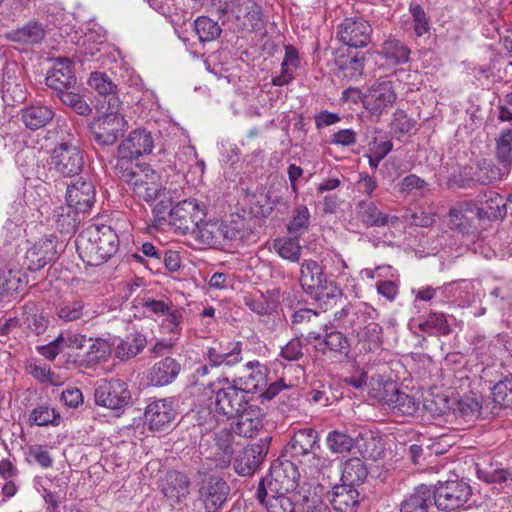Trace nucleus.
<instances>
[{
    "label": "nucleus",
    "mask_w": 512,
    "mask_h": 512,
    "mask_svg": "<svg viewBox=\"0 0 512 512\" xmlns=\"http://www.w3.org/2000/svg\"><path fill=\"white\" fill-rule=\"evenodd\" d=\"M79 257L89 266L106 263L119 250V237L107 225H91L79 233L75 240Z\"/></svg>",
    "instance_id": "f257e3e1"
},
{
    "label": "nucleus",
    "mask_w": 512,
    "mask_h": 512,
    "mask_svg": "<svg viewBox=\"0 0 512 512\" xmlns=\"http://www.w3.org/2000/svg\"><path fill=\"white\" fill-rule=\"evenodd\" d=\"M300 284L304 292L324 310L333 307L343 296L336 282L328 278L324 268L312 259L304 260L301 264Z\"/></svg>",
    "instance_id": "f03ea898"
},
{
    "label": "nucleus",
    "mask_w": 512,
    "mask_h": 512,
    "mask_svg": "<svg viewBox=\"0 0 512 512\" xmlns=\"http://www.w3.org/2000/svg\"><path fill=\"white\" fill-rule=\"evenodd\" d=\"M59 141L51 152V165L63 177L79 175L84 168V151L80 148L79 138L73 127L58 126Z\"/></svg>",
    "instance_id": "7ed1b4c3"
},
{
    "label": "nucleus",
    "mask_w": 512,
    "mask_h": 512,
    "mask_svg": "<svg viewBox=\"0 0 512 512\" xmlns=\"http://www.w3.org/2000/svg\"><path fill=\"white\" fill-rule=\"evenodd\" d=\"M211 388L214 410L228 418L240 413L250 402V395L235 379L218 378L211 384Z\"/></svg>",
    "instance_id": "20e7f679"
},
{
    "label": "nucleus",
    "mask_w": 512,
    "mask_h": 512,
    "mask_svg": "<svg viewBox=\"0 0 512 512\" xmlns=\"http://www.w3.org/2000/svg\"><path fill=\"white\" fill-rule=\"evenodd\" d=\"M432 488L434 506L442 512H454L466 509L472 496V487L463 479L437 481L429 485Z\"/></svg>",
    "instance_id": "39448f33"
},
{
    "label": "nucleus",
    "mask_w": 512,
    "mask_h": 512,
    "mask_svg": "<svg viewBox=\"0 0 512 512\" xmlns=\"http://www.w3.org/2000/svg\"><path fill=\"white\" fill-rule=\"evenodd\" d=\"M350 93L357 94L364 108L375 116H380L386 112L388 108L392 107L397 98L392 82L389 80L375 81L365 93L357 88H348L344 91V95L347 97Z\"/></svg>",
    "instance_id": "423d86ee"
},
{
    "label": "nucleus",
    "mask_w": 512,
    "mask_h": 512,
    "mask_svg": "<svg viewBox=\"0 0 512 512\" xmlns=\"http://www.w3.org/2000/svg\"><path fill=\"white\" fill-rule=\"evenodd\" d=\"M206 217V208L196 199H186L174 205L168 213V224L179 235L191 234Z\"/></svg>",
    "instance_id": "0eeeda50"
},
{
    "label": "nucleus",
    "mask_w": 512,
    "mask_h": 512,
    "mask_svg": "<svg viewBox=\"0 0 512 512\" xmlns=\"http://www.w3.org/2000/svg\"><path fill=\"white\" fill-rule=\"evenodd\" d=\"M128 128L125 117L119 114V109H108L94 119L90 124V131L94 141L101 146L114 145Z\"/></svg>",
    "instance_id": "6e6552de"
},
{
    "label": "nucleus",
    "mask_w": 512,
    "mask_h": 512,
    "mask_svg": "<svg viewBox=\"0 0 512 512\" xmlns=\"http://www.w3.org/2000/svg\"><path fill=\"white\" fill-rule=\"evenodd\" d=\"M373 28L362 16L346 17L337 27L338 39L347 47L363 49L371 43Z\"/></svg>",
    "instance_id": "1a4fd4ad"
},
{
    "label": "nucleus",
    "mask_w": 512,
    "mask_h": 512,
    "mask_svg": "<svg viewBox=\"0 0 512 512\" xmlns=\"http://www.w3.org/2000/svg\"><path fill=\"white\" fill-rule=\"evenodd\" d=\"M271 441V436H265L258 442L243 448L234 458L235 472L240 476H252L263 463Z\"/></svg>",
    "instance_id": "9d476101"
},
{
    "label": "nucleus",
    "mask_w": 512,
    "mask_h": 512,
    "mask_svg": "<svg viewBox=\"0 0 512 512\" xmlns=\"http://www.w3.org/2000/svg\"><path fill=\"white\" fill-rule=\"evenodd\" d=\"M95 402L109 409H120L131 399L128 385L121 379H111L100 383L94 392Z\"/></svg>",
    "instance_id": "9b49d317"
},
{
    "label": "nucleus",
    "mask_w": 512,
    "mask_h": 512,
    "mask_svg": "<svg viewBox=\"0 0 512 512\" xmlns=\"http://www.w3.org/2000/svg\"><path fill=\"white\" fill-rule=\"evenodd\" d=\"M233 16L243 30L261 32L265 30L266 18L262 6L256 0H247L227 8V15Z\"/></svg>",
    "instance_id": "f8f14e48"
},
{
    "label": "nucleus",
    "mask_w": 512,
    "mask_h": 512,
    "mask_svg": "<svg viewBox=\"0 0 512 512\" xmlns=\"http://www.w3.org/2000/svg\"><path fill=\"white\" fill-rule=\"evenodd\" d=\"M159 133H153L147 128H136L124 138L118 146V153L130 157H142L152 153Z\"/></svg>",
    "instance_id": "ddd939ff"
},
{
    "label": "nucleus",
    "mask_w": 512,
    "mask_h": 512,
    "mask_svg": "<svg viewBox=\"0 0 512 512\" xmlns=\"http://www.w3.org/2000/svg\"><path fill=\"white\" fill-rule=\"evenodd\" d=\"M230 493L227 482L219 476H209L200 485V500L207 512H216L226 502Z\"/></svg>",
    "instance_id": "4468645a"
},
{
    "label": "nucleus",
    "mask_w": 512,
    "mask_h": 512,
    "mask_svg": "<svg viewBox=\"0 0 512 512\" xmlns=\"http://www.w3.org/2000/svg\"><path fill=\"white\" fill-rule=\"evenodd\" d=\"M57 255L56 237L41 238L27 250L25 264L29 271L36 272L56 261Z\"/></svg>",
    "instance_id": "2eb2a0df"
},
{
    "label": "nucleus",
    "mask_w": 512,
    "mask_h": 512,
    "mask_svg": "<svg viewBox=\"0 0 512 512\" xmlns=\"http://www.w3.org/2000/svg\"><path fill=\"white\" fill-rule=\"evenodd\" d=\"M73 63L68 58L55 59L45 77V84L59 94L66 90L75 89L77 78L72 70Z\"/></svg>",
    "instance_id": "dca6fc26"
},
{
    "label": "nucleus",
    "mask_w": 512,
    "mask_h": 512,
    "mask_svg": "<svg viewBox=\"0 0 512 512\" xmlns=\"http://www.w3.org/2000/svg\"><path fill=\"white\" fill-rule=\"evenodd\" d=\"M129 186L135 197L146 202L156 200L162 191L159 175L148 166L137 170V174Z\"/></svg>",
    "instance_id": "f3484780"
},
{
    "label": "nucleus",
    "mask_w": 512,
    "mask_h": 512,
    "mask_svg": "<svg viewBox=\"0 0 512 512\" xmlns=\"http://www.w3.org/2000/svg\"><path fill=\"white\" fill-rule=\"evenodd\" d=\"M507 176L491 159L483 158L461 179L460 187L472 188L477 184L488 185Z\"/></svg>",
    "instance_id": "a211bd4d"
},
{
    "label": "nucleus",
    "mask_w": 512,
    "mask_h": 512,
    "mask_svg": "<svg viewBox=\"0 0 512 512\" xmlns=\"http://www.w3.org/2000/svg\"><path fill=\"white\" fill-rule=\"evenodd\" d=\"M265 413L257 405L248 404L246 408L235 415L236 420L231 424V430L245 438H253L263 428Z\"/></svg>",
    "instance_id": "6ab92c4d"
},
{
    "label": "nucleus",
    "mask_w": 512,
    "mask_h": 512,
    "mask_svg": "<svg viewBox=\"0 0 512 512\" xmlns=\"http://www.w3.org/2000/svg\"><path fill=\"white\" fill-rule=\"evenodd\" d=\"M314 450H320L319 435L310 427L296 431L284 448L285 454L296 460L309 456Z\"/></svg>",
    "instance_id": "aec40b11"
},
{
    "label": "nucleus",
    "mask_w": 512,
    "mask_h": 512,
    "mask_svg": "<svg viewBox=\"0 0 512 512\" xmlns=\"http://www.w3.org/2000/svg\"><path fill=\"white\" fill-rule=\"evenodd\" d=\"M243 344L236 342H218L207 348L206 356L211 367H233L242 361Z\"/></svg>",
    "instance_id": "412c9836"
},
{
    "label": "nucleus",
    "mask_w": 512,
    "mask_h": 512,
    "mask_svg": "<svg viewBox=\"0 0 512 512\" xmlns=\"http://www.w3.org/2000/svg\"><path fill=\"white\" fill-rule=\"evenodd\" d=\"M145 421L152 431H164L168 429L176 416L173 401L160 399L150 403L145 409Z\"/></svg>",
    "instance_id": "4be33fe9"
},
{
    "label": "nucleus",
    "mask_w": 512,
    "mask_h": 512,
    "mask_svg": "<svg viewBox=\"0 0 512 512\" xmlns=\"http://www.w3.org/2000/svg\"><path fill=\"white\" fill-rule=\"evenodd\" d=\"M66 202L71 207L88 212L95 202V187L90 180L78 178L67 186Z\"/></svg>",
    "instance_id": "5701e85b"
},
{
    "label": "nucleus",
    "mask_w": 512,
    "mask_h": 512,
    "mask_svg": "<svg viewBox=\"0 0 512 512\" xmlns=\"http://www.w3.org/2000/svg\"><path fill=\"white\" fill-rule=\"evenodd\" d=\"M234 440V435L226 429L215 434L208 458L217 468L224 469L231 464L235 454Z\"/></svg>",
    "instance_id": "b1692460"
},
{
    "label": "nucleus",
    "mask_w": 512,
    "mask_h": 512,
    "mask_svg": "<svg viewBox=\"0 0 512 512\" xmlns=\"http://www.w3.org/2000/svg\"><path fill=\"white\" fill-rule=\"evenodd\" d=\"M181 364L171 356L155 362L147 374L148 383L154 387H163L173 383L181 372Z\"/></svg>",
    "instance_id": "393cba45"
},
{
    "label": "nucleus",
    "mask_w": 512,
    "mask_h": 512,
    "mask_svg": "<svg viewBox=\"0 0 512 512\" xmlns=\"http://www.w3.org/2000/svg\"><path fill=\"white\" fill-rule=\"evenodd\" d=\"M46 29L43 23L32 19L16 29L5 33V38L22 45L35 46L43 42Z\"/></svg>",
    "instance_id": "a878e982"
},
{
    "label": "nucleus",
    "mask_w": 512,
    "mask_h": 512,
    "mask_svg": "<svg viewBox=\"0 0 512 512\" xmlns=\"http://www.w3.org/2000/svg\"><path fill=\"white\" fill-rule=\"evenodd\" d=\"M318 316V312L312 309H299L291 315V328L296 335L304 337L307 343L319 341L322 338V333L313 330Z\"/></svg>",
    "instance_id": "bb28decb"
},
{
    "label": "nucleus",
    "mask_w": 512,
    "mask_h": 512,
    "mask_svg": "<svg viewBox=\"0 0 512 512\" xmlns=\"http://www.w3.org/2000/svg\"><path fill=\"white\" fill-rule=\"evenodd\" d=\"M190 481L188 477L176 470L167 471L159 480V488L163 495L173 501L180 502L189 494Z\"/></svg>",
    "instance_id": "cd10ccee"
},
{
    "label": "nucleus",
    "mask_w": 512,
    "mask_h": 512,
    "mask_svg": "<svg viewBox=\"0 0 512 512\" xmlns=\"http://www.w3.org/2000/svg\"><path fill=\"white\" fill-rule=\"evenodd\" d=\"M54 117V109L51 106L40 103L25 106L20 111L21 122L31 131L45 127Z\"/></svg>",
    "instance_id": "c85d7f7f"
},
{
    "label": "nucleus",
    "mask_w": 512,
    "mask_h": 512,
    "mask_svg": "<svg viewBox=\"0 0 512 512\" xmlns=\"http://www.w3.org/2000/svg\"><path fill=\"white\" fill-rule=\"evenodd\" d=\"M356 209L358 219L366 227L395 226L399 221L397 216H389L380 211L372 201H360Z\"/></svg>",
    "instance_id": "c756f323"
},
{
    "label": "nucleus",
    "mask_w": 512,
    "mask_h": 512,
    "mask_svg": "<svg viewBox=\"0 0 512 512\" xmlns=\"http://www.w3.org/2000/svg\"><path fill=\"white\" fill-rule=\"evenodd\" d=\"M512 203V195L508 198ZM507 200L495 191H488L484 194L477 208V217L479 219H487L494 221L502 219L507 214Z\"/></svg>",
    "instance_id": "7c9ffc66"
},
{
    "label": "nucleus",
    "mask_w": 512,
    "mask_h": 512,
    "mask_svg": "<svg viewBox=\"0 0 512 512\" xmlns=\"http://www.w3.org/2000/svg\"><path fill=\"white\" fill-rule=\"evenodd\" d=\"M323 330L322 338L319 342L318 350L323 355L329 356H347L350 350V344L343 332L337 330L328 331L327 325L321 327Z\"/></svg>",
    "instance_id": "2f4dec72"
},
{
    "label": "nucleus",
    "mask_w": 512,
    "mask_h": 512,
    "mask_svg": "<svg viewBox=\"0 0 512 512\" xmlns=\"http://www.w3.org/2000/svg\"><path fill=\"white\" fill-rule=\"evenodd\" d=\"M88 83L103 97L102 107L106 104L108 109L120 108L121 101L116 92L117 85L112 82L108 75L98 71L93 72Z\"/></svg>",
    "instance_id": "473e14b6"
},
{
    "label": "nucleus",
    "mask_w": 512,
    "mask_h": 512,
    "mask_svg": "<svg viewBox=\"0 0 512 512\" xmlns=\"http://www.w3.org/2000/svg\"><path fill=\"white\" fill-rule=\"evenodd\" d=\"M330 502L338 512H355L359 506V492L347 482L332 488Z\"/></svg>",
    "instance_id": "72a5a7b5"
},
{
    "label": "nucleus",
    "mask_w": 512,
    "mask_h": 512,
    "mask_svg": "<svg viewBox=\"0 0 512 512\" xmlns=\"http://www.w3.org/2000/svg\"><path fill=\"white\" fill-rule=\"evenodd\" d=\"M366 53L362 49L347 47L337 56L336 63L345 76L357 78L363 74Z\"/></svg>",
    "instance_id": "f704fd0d"
},
{
    "label": "nucleus",
    "mask_w": 512,
    "mask_h": 512,
    "mask_svg": "<svg viewBox=\"0 0 512 512\" xmlns=\"http://www.w3.org/2000/svg\"><path fill=\"white\" fill-rule=\"evenodd\" d=\"M432 488L427 484L416 486L400 504V512H428L432 500Z\"/></svg>",
    "instance_id": "c9c22d12"
},
{
    "label": "nucleus",
    "mask_w": 512,
    "mask_h": 512,
    "mask_svg": "<svg viewBox=\"0 0 512 512\" xmlns=\"http://www.w3.org/2000/svg\"><path fill=\"white\" fill-rule=\"evenodd\" d=\"M494 156L501 170L508 175L512 170V129H502L494 139Z\"/></svg>",
    "instance_id": "e433bc0d"
},
{
    "label": "nucleus",
    "mask_w": 512,
    "mask_h": 512,
    "mask_svg": "<svg viewBox=\"0 0 512 512\" xmlns=\"http://www.w3.org/2000/svg\"><path fill=\"white\" fill-rule=\"evenodd\" d=\"M21 321L26 329L35 335H42L49 326V319L43 314L40 307L32 301L21 307Z\"/></svg>",
    "instance_id": "4c0bfd02"
},
{
    "label": "nucleus",
    "mask_w": 512,
    "mask_h": 512,
    "mask_svg": "<svg viewBox=\"0 0 512 512\" xmlns=\"http://www.w3.org/2000/svg\"><path fill=\"white\" fill-rule=\"evenodd\" d=\"M245 367L249 371L248 376L235 378V380L239 381V385L244 387L248 394L251 395L252 393L260 391L267 385V369L258 360L249 361L246 363Z\"/></svg>",
    "instance_id": "58836bf2"
},
{
    "label": "nucleus",
    "mask_w": 512,
    "mask_h": 512,
    "mask_svg": "<svg viewBox=\"0 0 512 512\" xmlns=\"http://www.w3.org/2000/svg\"><path fill=\"white\" fill-rule=\"evenodd\" d=\"M147 344L146 336L135 332L121 339L115 347V356L124 361L136 357Z\"/></svg>",
    "instance_id": "ea45409f"
},
{
    "label": "nucleus",
    "mask_w": 512,
    "mask_h": 512,
    "mask_svg": "<svg viewBox=\"0 0 512 512\" xmlns=\"http://www.w3.org/2000/svg\"><path fill=\"white\" fill-rule=\"evenodd\" d=\"M92 341L89 349L85 353L82 362L86 368H93L99 364L106 363L112 354V344L103 338H90Z\"/></svg>",
    "instance_id": "a19ab883"
},
{
    "label": "nucleus",
    "mask_w": 512,
    "mask_h": 512,
    "mask_svg": "<svg viewBox=\"0 0 512 512\" xmlns=\"http://www.w3.org/2000/svg\"><path fill=\"white\" fill-rule=\"evenodd\" d=\"M323 487L304 486L301 487L299 495L301 496L300 506L302 512H330L328 505L322 499Z\"/></svg>",
    "instance_id": "79ce46f5"
},
{
    "label": "nucleus",
    "mask_w": 512,
    "mask_h": 512,
    "mask_svg": "<svg viewBox=\"0 0 512 512\" xmlns=\"http://www.w3.org/2000/svg\"><path fill=\"white\" fill-rule=\"evenodd\" d=\"M462 417L473 419L478 417H486L488 412L484 407V399L481 395L474 393L465 394L456 404L455 408Z\"/></svg>",
    "instance_id": "37998d69"
},
{
    "label": "nucleus",
    "mask_w": 512,
    "mask_h": 512,
    "mask_svg": "<svg viewBox=\"0 0 512 512\" xmlns=\"http://www.w3.org/2000/svg\"><path fill=\"white\" fill-rule=\"evenodd\" d=\"M60 421L61 415L55 408L40 404L30 411L27 424L29 426L47 427L58 426Z\"/></svg>",
    "instance_id": "c03bdc74"
},
{
    "label": "nucleus",
    "mask_w": 512,
    "mask_h": 512,
    "mask_svg": "<svg viewBox=\"0 0 512 512\" xmlns=\"http://www.w3.org/2000/svg\"><path fill=\"white\" fill-rule=\"evenodd\" d=\"M269 472L272 473L274 478L279 479L280 482H283L287 485V488L289 487L293 491L298 486L300 473L297 465L291 460H284L272 464Z\"/></svg>",
    "instance_id": "a18cd8bd"
},
{
    "label": "nucleus",
    "mask_w": 512,
    "mask_h": 512,
    "mask_svg": "<svg viewBox=\"0 0 512 512\" xmlns=\"http://www.w3.org/2000/svg\"><path fill=\"white\" fill-rule=\"evenodd\" d=\"M381 54L391 63L399 65L408 62L410 49L400 40L389 36L382 44Z\"/></svg>",
    "instance_id": "49530a36"
},
{
    "label": "nucleus",
    "mask_w": 512,
    "mask_h": 512,
    "mask_svg": "<svg viewBox=\"0 0 512 512\" xmlns=\"http://www.w3.org/2000/svg\"><path fill=\"white\" fill-rule=\"evenodd\" d=\"M367 475L368 470L364 462L357 457H353L344 463L341 481L352 486H358L364 482Z\"/></svg>",
    "instance_id": "de8ad7c7"
},
{
    "label": "nucleus",
    "mask_w": 512,
    "mask_h": 512,
    "mask_svg": "<svg viewBox=\"0 0 512 512\" xmlns=\"http://www.w3.org/2000/svg\"><path fill=\"white\" fill-rule=\"evenodd\" d=\"M292 491L293 490L289 487L287 488V485L280 482L279 479L274 478L272 473L269 472V474L259 482L256 491V498L257 500H264L268 497L285 496Z\"/></svg>",
    "instance_id": "09e8293b"
},
{
    "label": "nucleus",
    "mask_w": 512,
    "mask_h": 512,
    "mask_svg": "<svg viewBox=\"0 0 512 512\" xmlns=\"http://www.w3.org/2000/svg\"><path fill=\"white\" fill-rule=\"evenodd\" d=\"M292 491L293 490L289 487L287 488V485L280 482L279 479L274 478L272 473L269 472V474L259 482L256 491V498L257 500H264L268 497L285 496Z\"/></svg>",
    "instance_id": "8fccbe9b"
},
{
    "label": "nucleus",
    "mask_w": 512,
    "mask_h": 512,
    "mask_svg": "<svg viewBox=\"0 0 512 512\" xmlns=\"http://www.w3.org/2000/svg\"><path fill=\"white\" fill-rule=\"evenodd\" d=\"M194 239L199 243L209 246L221 245L220 223L204 222L200 223L191 233Z\"/></svg>",
    "instance_id": "3c124183"
},
{
    "label": "nucleus",
    "mask_w": 512,
    "mask_h": 512,
    "mask_svg": "<svg viewBox=\"0 0 512 512\" xmlns=\"http://www.w3.org/2000/svg\"><path fill=\"white\" fill-rule=\"evenodd\" d=\"M81 211L67 206H61L56 211V226L61 233L70 234L74 232L80 223L79 214Z\"/></svg>",
    "instance_id": "603ef678"
},
{
    "label": "nucleus",
    "mask_w": 512,
    "mask_h": 512,
    "mask_svg": "<svg viewBox=\"0 0 512 512\" xmlns=\"http://www.w3.org/2000/svg\"><path fill=\"white\" fill-rule=\"evenodd\" d=\"M326 444L329 450L335 454L348 453L355 445H357L359 449L361 448L357 440L339 430H332L328 433Z\"/></svg>",
    "instance_id": "864d4df0"
},
{
    "label": "nucleus",
    "mask_w": 512,
    "mask_h": 512,
    "mask_svg": "<svg viewBox=\"0 0 512 512\" xmlns=\"http://www.w3.org/2000/svg\"><path fill=\"white\" fill-rule=\"evenodd\" d=\"M359 341L366 352L378 350L383 342V328L376 322L367 324L359 333Z\"/></svg>",
    "instance_id": "5fc2aeb1"
},
{
    "label": "nucleus",
    "mask_w": 512,
    "mask_h": 512,
    "mask_svg": "<svg viewBox=\"0 0 512 512\" xmlns=\"http://www.w3.org/2000/svg\"><path fill=\"white\" fill-rule=\"evenodd\" d=\"M194 30L201 42H210L217 39L222 29L217 21L207 16H199L194 21Z\"/></svg>",
    "instance_id": "6e6d98bb"
},
{
    "label": "nucleus",
    "mask_w": 512,
    "mask_h": 512,
    "mask_svg": "<svg viewBox=\"0 0 512 512\" xmlns=\"http://www.w3.org/2000/svg\"><path fill=\"white\" fill-rule=\"evenodd\" d=\"M399 389L394 381L371 382V396L381 403L386 409L393 404Z\"/></svg>",
    "instance_id": "4d7b16f0"
},
{
    "label": "nucleus",
    "mask_w": 512,
    "mask_h": 512,
    "mask_svg": "<svg viewBox=\"0 0 512 512\" xmlns=\"http://www.w3.org/2000/svg\"><path fill=\"white\" fill-rule=\"evenodd\" d=\"M492 397L495 407L512 408V376H506L493 386Z\"/></svg>",
    "instance_id": "13d9d810"
},
{
    "label": "nucleus",
    "mask_w": 512,
    "mask_h": 512,
    "mask_svg": "<svg viewBox=\"0 0 512 512\" xmlns=\"http://www.w3.org/2000/svg\"><path fill=\"white\" fill-rule=\"evenodd\" d=\"M419 404V401L413 396L399 390L393 400V404L387 410L397 416H413L418 410Z\"/></svg>",
    "instance_id": "bf43d9fd"
},
{
    "label": "nucleus",
    "mask_w": 512,
    "mask_h": 512,
    "mask_svg": "<svg viewBox=\"0 0 512 512\" xmlns=\"http://www.w3.org/2000/svg\"><path fill=\"white\" fill-rule=\"evenodd\" d=\"M118 154L119 157L116 159V163L114 165V173L120 180L129 185L135 178L137 170H142L144 167L133 163V160L137 159L136 157H130L123 153Z\"/></svg>",
    "instance_id": "052dcab7"
},
{
    "label": "nucleus",
    "mask_w": 512,
    "mask_h": 512,
    "mask_svg": "<svg viewBox=\"0 0 512 512\" xmlns=\"http://www.w3.org/2000/svg\"><path fill=\"white\" fill-rule=\"evenodd\" d=\"M185 309L174 303L170 306L169 312L163 315L161 328L170 334H180L182 331L183 315Z\"/></svg>",
    "instance_id": "680f3d73"
},
{
    "label": "nucleus",
    "mask_w": 512,
    "mask_h": 512,
    "mask_svg": "<svg viewBox=\"0 0 512 512\" xmlns=\"http://www.w3.org/2000/svg\"><path fill=\"white\" fill-rule=\"evenodd\" d=\"M274 247L283 259H287L291 262H298L301 256V246L298 238L292 236L291 238H284L275 240Z\"/></svg>",
    "instance_id": "e2e57ef3"
},
{
    "label": "nucleus",
    "mask_w": 512,
    "mask_h": 512,
    "mask_svg": "<svg viewBox=\"0 0 512 512\" xmlns=\"http://www.w3.org/2000/svg\"><path fill=\"white\" fill-rule=\"evenodd\" d=\"M309 219L310 212L308 208L304 205L298 206L287 226L288 233L295 238H299L307 230Z\"/></svg>",
    "instance_id": "0e129e2a"
},
{
    "label": "nucleus",
    "mask_w": 512,
    "mask_h": 512,
    "mask_svg": "<svg viewBox=\"0 0 512 512\" xmlns=\"http://www.w3.org/2000/svg\"><path fill=\"white\" fill-rule=\"evenodd\" d=\"M419 328L426 333L436 331L441 335H448L451 332L445 314L438 312H430L426 320L419 324Z\"/></svg>",
    "instance_id": "69168bd1"
},
{
    "label": "nucleus",
    "mask_w": 512,
    "mask_h": 512,
    "mask_svg": "<svg viewBox=\"0 0 512 512\" xmlns=\"http://www.w3.org/2000/svg\"><path fill=\"white\" fill-rule=\"evenodd\" d=\"M2 98L8 104L22 103L26 99V89L16 79L8 77L2 85Z\"/></svg>",
    "instance_id": "338daca9"
},
{
    "label": "nucleus",
    "mask_w": 512,
    "mask_h": 512,
    "mask_svg": "<svg viewBox=\"0 0 512 512\" xmlns=\"http://www.w3.org/2000/svg\"><path fill=\"white\" fill-rule=\"evenodd\" d=\"M298 461L312 476L322 473L331 465L329 457L322 453H317L316 450H314L309 456L302 457Z\"/></svg>",
    "instance_id": "774afa93"
}]
</instances>
